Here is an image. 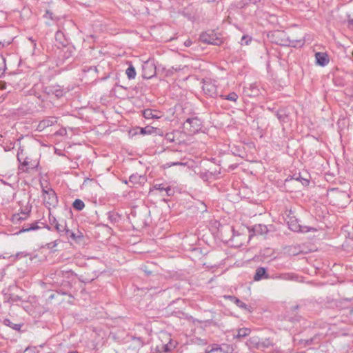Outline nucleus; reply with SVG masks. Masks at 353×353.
Returning a JSON list of instances; mask_svg holds the SVG:
<instances>
[{"instance_id":"35","label":"nucleus","mask_w":353,"mask_h":353,"mask_svg":"<svg viewBox=\"0 0 353 353\" xmlns=\"http://www.w3.org/2000/svg\"><path fill=\"white\" fill-rule=\"evenodd\" d=\"M6 70V59L2 56H0V77L4 73Z\"/></svg>"},{"instance_id":"57","label":"nucleus","mask_w":353,"mask_h":353,"mask_svg":"<svg viewBox=\"0 0 353 353\" xmlns=\"http://www.w3.org/2000/svg\"><path fill=\"white\" fill-rule=\"evenodd\" d=\"M19 300V297L18 296H16L14 299H13V301H18Z\"/></svg>"},{"instance_id":"52","label":"nucleus","mask_w":353,"mask_h":353,"mask_svg":"<svg viewBox=\"0 0 353 353\" xmlns=\"http://www.w3.org/2000/svg\"><path fill=\"white\" fill-rule=\"evenodd\" d=\"M29 39H30V41H31L32 45L34 46H36V41L34 39H33L32 38H29Z\"/></svg>"},{"instance_id":"60","label":"nucleus","mask_w":353,"mask_h":353,"mask_svg":"<svg viewBox=\"0 0 353 353\" xmlns=\"http://www.w3.org/2000/svg\"><path fill=\"white\" fill-rule=\"evenodd\" d=\"M268 110H270V111H272V112H274V113L275 114V111H276V110H274V108H268Z\"/></svg>"},{"instance_id":"33","label":"nucleus","mask_w":353,"mask_h":353,"mask_svg":"<svg viewBox=\"0 0 353 353\" xmlns=\"http://www.w3.org/2000/svg\"><path fill=\"white\" fill-rule=\"evenodd\" d=\"M156 350L158 353H168L172 351L168 343L157 346Z\"/></svg>"},{"instance_id":"22","label":"nucleus","mask_w":353,"mask_h":353,"mask_svg":"<svg viewBox=\"0 0 353 353\" xmlns=\"http://www.w3.org/2000/svg\"><path fill=\"white\" fill-rule=\"evenodd\" d=\"M315 57L316 63L321 66H325L329 63V59L326 53L316 52Z\"/></svg>"},{"instance_id":"59","label":"nucleus","mask_w":353,"mask_h":353,"mask_svg":"<svg viewBox=\"0 0 353 353\" xmlns=\"http://www.w3.org/2000/svg\"><path fill=\"white\" fill-rule=\"evenodd\" d=\"M299 306L298 305L293 306V310H294V311L296 310L299 308Z\"/></svg>"},{"instance_id":"54","label":"nucleus","mask_w":353,"mask_h":353,"mask_svg":"<svg viewBox=\"0 0 353 353\" xmlns=\"http://www.w3.org/2000/svg\"><path fill=\"white\" fill-rule=\"evenodd\" d=\"M93 281V279H86L85 281H82L83 283H91Z\"/></svg>"},{"instance_id":"23","label":"nucleus","mask_w":353,"mask_h":353,"mask_svg":"<svg viewBox=\"0 0 353 353\" xmlns=\"http://www.w3.org/2000/svg\"><path fill=\"white\" fill-rule=\"evenodd\" d=\"M250 232H252L254 235H262L267 234L268 229L265 225L256 224L252 227V230Z\"/></svg>"},{"instance_id":"26","label":"nucleus","mask_w":353,"mask_h":353,"mask_svg":"<svg viewBox=\"0 0 353 353\" xmlns=\"http://www.w3.org/2000/svg\"><path fill=\"white\" fill-rule=\"evenodd\" d=\"M3 325L11 327L12 330L16 331H21V328L23 325V323H13L9 319H5L3 321Z\"/></svg>"},{"instance_id":"53","label":"nucleus","mask_w":353,"mask_h":353,"mask_svg":"<svg viewBox=\"0 0 353 353\" xmlns=\"http://www.w3.org/2000/svg\"><path fill=\"white\" fill-rule=\"evenodd\" d=\"M29 351H32V352H33V353H34V349H32V348H30V347H27V348L26 349V350H25V352H29Z\"/></svg>"},{"instance_id":"1","label":"nucleus","mask_w":353,"mask_h":353,"mask_svg":"<svg viewBox=\"0 0 353 353\" xmlns=\"http://www.w3.org/2000/svg\"><path fill=\"white\" fill-rule=\"evenodd\" d=\"M23 152L24 150L20 146L17 154V161L19 162V170L23 172H29L32 170H38L39 157L37 155H26Z\"/></svg>"},{"instance_id":"19","label":"nucleus","mask_w":353,"mask_h":353,"mask_svg":"<svg viewBox=\"0 0 353 353\" xmlns=\"http://www.w3.org/2000/svg\"><path fill=\"white\" fill-rule=\"evenodd\" d=\"M143 115L145 119H159L162 117L161 112L157 110L145 109L143 111Z\"/></svg>"},{"instance_id":"37","label":"nucleus","mask_w":353,"mask_h":353,"mask_svg":"<svg viewBox=\"0 0 353 353\" xmlns=\"http://www.w3.org/2000/svg\"><path fill=\"white\" fill-rule=\"evenodd\" d=\"M94 71L96 73L98 72L97 67L95 66H88V65H84L82 68V72H89L90 71Z\"/></svg>"},{"instance_id":"12","label":"nucleus","mask_w":353,"mask_h":353,"mask_svg":"<svg viewBox=\"0 0 353 353\" xmlns=\"http://www.w3.org/2000/svg\"><path fill=\"white\" fill-rule=\"evenodd\" d=\"M210 347V352H211V353L215 352H220L221 353H235V347L232 344H213Z\"/></svg>"},{"instance_id":"9","label":"nucleus","mask_w":353,"mask_h":353,"mask_svg":"<svg viewBox=\"0 0 353 353\" xmlns=\"http://www.w3.org/2000/svg\"><path fill=\"white\" fill-rule=\"evenodd\" d=\"M275 116L282 126H284L285 124L289 123L291 121L290 110L286 107H282L276 110Z\"/></svg>"},{"instance_id":"48","label":"nucleus","mask_w":353,"mask_h":353,"mask_svg":"<svg viewBox=\"0 0 353 353\" xmlns=\"http://www.w3.org/2000/svg\"><path fill=\"white\" fill-rule=\"evenodd\" d=\"M261 0H246V2L245 3V6H247L248 4H253L256 5L257 3L260 2Z\"/></svg>"},{"instance_id":"58","label":"nucleus","mask_w":353,"mask_h":353,"mask_svg":"<svg viewBox=\"0 0 353 353\" xmlns=\"http://www.w3.org/2000/svg\"><path fill=\"white\" fill-rule=\"evenodd\" d=\"M46 14H49V17H50V19H52V12H49V11H47Z\"/></svg>"},{"instance_id":"28","label":"nucleus","mask_w":353,"mask_h":353,"mask_svg":"<svg viewBox=\"0 0 353 353\" xmlns=\"http://www.w3.org/2000/svg\"><path fill=\"white\" fill-rule=\"evenodd\" d=\"M106 215L108 219L111 223H118L121 219V216L115 211H110L106 214Z\"/></svg>"},{"instance_id":"14","label":"nucleus","mask_w":353,"mask_h":353,"mask_svg":"<svg viewBox=\"0 0 353 353\" xmlns=\"http://www.w3.org/2000/svg\"><path fill=\"white\" fill-rule=\"evenodd\" d=\"M225 299L230 300V301L233 302L234 304H236L239 308L248 311L249 312H252V307L248 305L243 301H241L239 299L236 298L234 296H225Z\"/></svg>"},{"instance_id":"45","label":"nucleus","mask_w":353,"mask_h":353,"mask_svg":"<svg viewBox=\"0 0 353 353\" xmlns=\"http://www.w3.org/2000/svg\"><path fill=\"white\" fill-rule=\"evenodd\" d=\"M250 41H251V39L248 36L243 35L241 38V45H243V44L248 45Z\"/></svg>"},{"instance_id":"32","label":"nucleus","mask_w":353,"mask_h":353,"mask_svg":"<svg viewBox=\"0 0 353 353\" xmlns=\"http://www.w3.org/2000/svg\"><path fill=\"white\" fill-rule=\"evenodd\" d=\"M66 225L65 221H62L61 223H56L54 229L59 234L60 236H62V233L64 232V229Z\"/></svg>"},{"instance_id":"36","label":"nucleus","mask_w":353,"mask_h":353,"mask_svg":"<svg viewBox=\"0 0 353 353\" xmlns=\"http://www.w3.org/2000/svg\"><path fill=\"white\" fill-rule=\"evenodd\" d=\"M185 165H186V163H183V162H180V161L168 162L165 164H164L163 168H170L172 166Z\"/></svg>"},{"instance_id":"39","label":"nucleus","mask_w":353,"mask_h":353,"mask_svg":"<svg viewBox=\"0 0 353 353\" xmlns=\"http://www.w3.org/2000/svg\"><path fill=\"white\" fill-rule=\"evenodd\" d=\"M278 278L283 280H292L294 278L293 274L290 273L281 274Z\"/></svg>"},{"instance_id":"61","label":"nucleus","mask_w":353,"mask_h":353,"mask_svg":"<svg viewBox=\"0 0 353 353\" xmlns=\"http://www.w3.org/2000/svg\"><path fill=\"white\" fill-rule=\"evenodd\" d=\"M266 65H267V68H270V61H269L267 62Z\"/></svg>"},{"instance_id":"55","label":"nucleus","mask_w":353,"mask_h":353,"mask_svg":"<svg viewBox=\"0 0 353 353\" xmlns=\"http://www.w3.org/2000/svg\"><path fill=\"white\" fill-rule=\"evenodd\" d=\"M190 43H191V41H185V45L186 46H190Z\"/></svg>"},{"instance_id":"50","label":"nucleus","mask_w":353,"mask_h":353,"mask_svg":"<svg viewBox=\"0 0 353 353\" xmlns=\"http://www.w3.org/2000/svg\"><path fill=\"white\" fill-rule=\"evenodd\" d=\"M347 22H348V26H352V27H353V18H352V19H351V18H350V17H349V18H348V21H347Z\"/></svg>"},{"instance_id":"25","label":"nucleus","mask_w":353,"mask_h":353,"mask_svg":"<svg viewBox=\"0 0 353 353\" xmlns=\"http://www.w3.org/2000/svg\"><path fill=\"white\" fill-rule=\"evenodd\" d=\"M31 212V209L28 210L27 211H21L20 213L15 214L12 216V220L17 221H25L28 219Z\"/></svg>"},{"instance_id":"13","label":"nucleus","mask_w":353,"mask_h":353,"mask_svg":"<svg viewBox=\"0 0 353 353\" xmlns=\"http://www.w3.org/2000/svg\"><path fill=\"white\" fill-rule=\"evenodd\" d=\"M243 92L250 97H256L261 93L260 89L256 83H251L249 86L245 87Z\"/></svg>"},{"instance_id":"18","label":"nucleus","mask_w":353,"mask_h":353,"mask_svg":"<svg viewBox=\"0 0 353 353\" xmlns=\"http://www.w3.org/2000/svg\"><path fill=\"white\" fill-rule=\"evenodd\" d=\"M57 122V121L56 117H50L46 118L39 122L38 129L41 131L48 127L53 125Z\"/></svg>"},{"instance_id":"17","label":"nucleus","mask_w":353,"mask_h":353,"mask_svg":"<svg viewBox=\"0 0 353 353\" xmlns=\"http://www.w3.org/2000/svg\"><path fill=\"white\" fill-rule=\"evenodd\" d=\"M146 181L145 176L143 175H140L138 174H132L129 177V181H125L124 183L128 184V183H130L132 185H141L145 183Z\"/></svg>"},{"instance_id":"8","label":"nucleus","mask_w":353,"mask_h":353,"mask_svg":"<svg viewBox=\"0 0 353 353\" xmlns=\"http://www.w3.org/2000/svg\"><path fill=\"white\" fill-rule=\"evenodd\" d=\"M202 89L205 95L211 98L219 97L217 87L214 83L211 81H204L203 82Z\"/></svg>"},{"instance_id":"2","label":"nucleus","mask_w":353,"mask_h":353,"mask_svg":"<svg viewBox=\"0 0 353 353\" xmlns=\"http://www.w3.org/2000/svg\"><path fill=\"white\" fill-rule=\"evenodd\" d=\"M272 43L281 46L293 48L301 47L305 43L304 39H291L284 31L276 30L268 34Z\"/></svg>"},{"instance_id":"49","label":"nucleus","mask_w":353,"mask_h":353,"mask_svg":"<svg viewBox=\"0 0 353 353\" xmlns=\"http://www.w3.org/2000/svg\"><path fill=\"white\" fill-rule=\"evenodd\" d=\"M69 238H71L72 240H76L77 239V236H76V234L72 231V232L70 233V236Z\"/></svg>"},{"instance_id":"20","label":"nucleus","mask_w":353,"mask_h":353,"mask_svg":"<svg viewBox=\"0 0 353 353\" xmlns=\"http://www.w3.org/2000/svg\"><path fill=\"white\" fill-rule=\"evenodd\" d=\"M55 39L62 46H66L69 43L67 35L61 30L56 32Z\"/></svg>"},{"instance_id":"34","label":"nucleus","mask_w":353,"mask_h":353,"mask_svg":"<svg viewBox=\"0 0 353 353\" xmlns=\"http://www.w3.org/2000/svg\"><path fill=\"white\" fill-rule=\"evenodd\" d=\"M272 345V341L269 339H264L263 341L259 340V350H263Z\"/></svg>"},{"instance_id":"24","label":"nucleus","mask_w":353,"mask_h":353,"mask_svg":"<svg viewBox=\"0 0 353 353\" xmlns=\"http://www.w3.org/2000/svg\"><path fill=\"white\" fill-rule=\"evenodd\" d=\"M251 330L250 328L242 327L237 330L236 334L233 335L234 339H241L250 335Z\"/></svg>"},{"instance_id":"30","label":"nucleus","mask_w":353,"mask_h":353,"mask_svg":"<svg viewBox=\"0 0 353 353\" xmlns=\"http://www.w3.org/2000/svg\"><path fill=\"white\" fill-rule=\"evenodd\" d=\"M125 74L129 79H135L137 72L134 67L132 64H130L129 67L126 69Z\"/></svg>"},{"instance_id":"62","label":"nucleus","mask_w":353,"mask_h":353,"mask_svg":"<svg viewBox=\"0 0 353 353\" xmlns=\"http://www.w3.org/2000/svg\"><path fill=\"white\" fill-rule=\"evenodd\" d=\"M68 353H78V352L77 351H70Z\"/></svg>"},{"instance_id":"7","label":"nucleus","mask_w":353,"mask_h":353,"mask_svg":"<svg viewBox=\"0 0 353 353\" xmlns=\"http://www.w3.org/2000/svg\"><path fill=\"white\" fill-rule=\"evenodd\" d=\"M41 228H46L48 230H52L50 225L41 222L40 221H36L30 224L23 225L21 230L17 234L37 230Z\"/></svg>"},{"instance_id":"6","label":"nucleus","mask_w":353,"mask_h":353,"mask_svg":"<svg viewBox=\"0 0 353 353\" xmlns=\"http://www.w3.org/2000/svg\"><path fill=\"white\" fill-rule=\"evenodd\" d=\"M203 122L198 117H192L187 119L183 124V128L190 134L198 133L202 128Z\"/></svg>"},{"instance_id":"10","label":"nucleus","mask_w":353,"mask_h":353,"mask_svg":"<svg viewBox=\"0 0 353 353\" xmlns=\"http://www.w3.org/2000/svg\"><path fill=\"white\" fill-rule=\"evenodd\" d=\"M46 91L48 94L54 95L57 98L63 97L70 91L68 88H63L59 85H52L46 88Z\"/></svg>"},{"instance_id":"3","label":"nucleus","mask_w":353,"mask_h":353,"mask_svg":"<svg viewBox=\"0 0 353 353\" xmlns=\"http://www.w3.org/2000/svg\"><path fill=\"white\" fill-rule=\"evenodd\" d=\"M41 186L44 205L48 209L57 207L59 200L55 191L50 187H44L43 184Z\"/></svg>"},{"instance_id":"51","label":"nucleus","mask_w":353,"mask_h":353,"mask_svg":"<svg viewBox=\"0 0 353 353\" xmlns=\"http://www.w3.org/2000/svg\"><path fill=\"white\" fill-rule=\"evenodd\" d=\"M0 89L1 90L6 89V83H0Z\"/></svg>"},{"instance_id":"44","label":"nucleus","mask_w":353,"mask_h":353,"mask_svg":"<svg viewBox=\"0 0 353 353\" xmlns=\"http://www.w3.org/2000/svg\"><path fill=\"white\" fill-rule=\"evenodd\" d=\"M165 187L163 183H156L154 185L153 188L154 190L164 191Z\"/></svg>"},{"instance_id":"11","label":"nucleus","mask_w":353,"mask_h":353,"mask_svg":"<svg viewBox=\"0 0 353 353\" xmlns=\"http://www.w3.org/2000/svg\"><path fill=\"white\" fill-rule=\"evenodd\" d=\"M156 75V66L150 61H145L142 65V77L150 79Z\"/></svg>"},{"instance_id":"47","label":"nucleus","mask_w":353,"mask_h":353,"mask_svg":"<svg viewBox=\"0 0 353 353\" xmlns=\"http://www.w3.org/2000/svg\"><path fill=\"white\" fill-rule=\"evenodd\" d=\"M49 222L50 225H53L54 227H55L56 223H59L54 216H51L50 214L49 216Z\"/></svg>"},{"instance_id":"29","label":"nucleus","mask_w":353,"mask_h":353,"mask_svg":"<svg viewBox=\"0 0 353 353\" xmlns=\"http://www.w3.org/2000/svg\"><path fill=\"white\" fill-rule=\"evenodd\" d=\"M219 97L223 99H225L233 102H236L239 98L238 94L234 92H230L226 95L220 94Z\"/></svg>"},{"instance_id":"40","label":"nucleus","mask_w":353,"mask_h":353,"mask_svg":"<svg viewBox=\"0 0 353 353\" xmlns=\"http://www.w3.org/2000/svg\"><path fill=\"white\" fill-rule=\"evenodd\" d=\"M165 140H166L168 143L174 142V134L172 132L166 133L165 135Z\"/></svg>"},{"instance_id":"31","label":"nucleus","mask_w":353,"mask_h":353,"mask_svg":"<svg viewBox=\"0 0 353 353\" xmlns=\"http://www.w3.org/2000/svg\"><path fill=\"white\" fill-rule=\"evenodd\" d=\"M72 207L74 210L81 211L84 208L85 204L82 200L77 199L72 203Z\"/></svg>"},{"instance_id":"56","label":"nucleus","mask_w":353,"mask_h":353,"mask_svg":"<svg viewBox=\"0 0 353 353\" xmlns=\"http://www.w3.org/2000/svg\"><path fill=\"white\" fill-rule=\"evenodd\" d=\"M205 1H206L207 3H213L216 0H204Z\"/></svg>"},{"instance_id":"46","label":"nucleus","mask_w":353,"mask_h":353,"mask_svg":"<svg viewBox=\"0 0 353 353\" xmlns=\"http://www.w3.org/2000/svg\"><path fill=\"white\" fill-rule=\"evenodd\" d=\"M71 232L72 231L66 226L64 229V232L62 233L61 236H65L67 239H68Z\"/></svg>"},{"instance_id":"38","label":"nucleus","mask_w":353,"mask_h":353,"mask_svg":"<svg viewBox=\"0 0 353 353\" xmlns=\"http://www.w3.org/2000/svg\"><path fill=\"white\" fill-rule=\"evenodd\" d=\"M58 243H59V240H55L54 241L46 243V245L44 246V248L49 249V250H52V249L54 248L55 247H57V245H58Z\"/></svg>"},{"instance_id":"4","label":"nucleus","mask_w":353,"mask_h":353,"mask_svg":"<svg viewBox=\"0 0 353 353\" xmlns=\"http://www.w3.org/2000/svg\"><path fill=\"white\" fill-rule=\"evenodd\" d=\"M285 220L289 229L293 232L304 233L314 230L312 228L301 225L299 223V220L296 217L292 210L288 211V214H286Z\"/></svg>"},{"instance_id":"21","label":"nucleus","mask_w":353,"mask_h":353,"mask_svg":"<svg viewBox=\"0 0 353 353\" xmlns=\"http://www.w3.org/2000/svg\"><path fill=\"white\" fill-rule=\"evenodd\" d=\"M292 180L299 181L303 186H307L310 183L309 179L302 176L301 173L294 174L290 179L287 178L285 179V182H288Z\"/></svg>"},{"instance_id":"16","label":"nucleus","mask_w":353,"mask_h":353,"mask_svg":"<svg viewBox=\"0 0 353 353\" xmlns=\"http://www.w3.org/2000/svg\"><path fill=\"white\" fill-rule=\"evenodd\" d=\"M137 130H139V132H136V134H140L142 135L145 134H151L155 133L157 134L162 136V132L160 129L157 128H154L152 126L148 125L145 128H137Z\"/></svg>"},{"instance_id":"27","label":"nucleus","mask_w":353,"mask_h":353,"mask_svg":"<svg viewBox=\"0 0 353 353\" xmlns=\"http://www.w3.org/2000/svg\"><path fill=\"white\" fill-rule=\"evenodd\" d=\"M259 340L260 339L258 336H252L250 337L247 341H246V345L250 348H256L259 350Z\"/></svg>"},{"instance_id":"15","label":"nucleus","mask_w":353,"mask_h":353,"mask_svg":"<svg viewBox=\"0 0 353 353\" xmlns=\"http://www.w3.org/2000/svg\"><path fill=\"white\" fill-rule=\"evenodd\" d=\"M270 276L267 272V268L263 267H259L255 271L253 279L255 281H259L263 279H268Z\"/></svg>"},{"instance_id":"41","label":"nucleus","mask_w":353,"mask_h":353,"mask_svg":"<svg viewBox=\"0 0 353 353\" xmlns=\"http://www.w3.org/2000/svg\"><path fill=\"white\" fill-rule=\"evenodd\" d=\"M141 270L145 272L146 276H150L152 274V272L150 270L148 265H142Z\"/></svg>"},{"instance_id":"5","label":"nucleus","mask_w":353,"mask_h":353,"mask_svg":"<svg viewBox=\"0 0 353 353\" xmlns=\"http://www.w3.org/2000/svg\"><path fill=\"white\" fill-rule=\"evenodd\" d=\"M199 40L203 43L214 46H220L223 43L222 38L219 37L216 32L212 30H208L201 33Z\"/></svg>"},{"instance_id":"42","label":"nucleus","mask_w":353,"mask_h":353,"mask_svg":"<svg viewBox=\"0 0 353 353\" xmlns=\"http://www.w3.org/2000/svg\"><path fill=\"white\" fill-rule=\"evenodd\" d=\"M171 350L175 349L178 345L176 341H173L172 339H169V341L167 343Z\"/></svg>"},{"instance_id":"43","label":"nucleus","mask_w":353,"mask_h":353,"mask_svg":"<svg viewBox=\"0 0 353 353\" xmlns=\"http://www.w3.org/2000/svg\"><path fill=\"white\" fill-rule=\"evenodd\" d=\"M164 191L165 192V194L168 196H172L174 194V191L173 190V189L171 188V187L169 186V185L165 187Z\"/></svg>"}]
</instances>
